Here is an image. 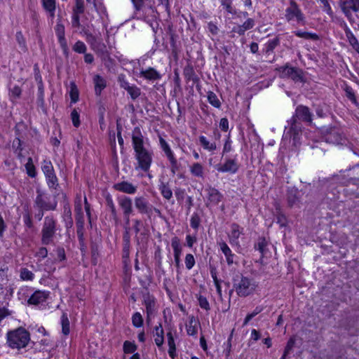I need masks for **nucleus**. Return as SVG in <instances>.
Here are the masks:
<instances>
[{
	"instance_id": "774afa93",
	"label": "nucleus",
	"mask_w": 359,
	"mask_h": 359,
	"mask_svg": "<svg viewBox=\"0 0 359 359\" xmlns=\"http://www.w3.org/2000/svg\"><path fill=\"white\" fill-rule=\"evenodd\" d=\"M294 345V340L293 339H290L287 343V345L285 348V351L283 355L281 357V359H285L286 356L289 354L290 351L292 349Z\"/></svg>"
},
{
	"instance_id": "6ab92c4d",
	"label": "nucleus",
	"mask_w": 359,
	"mask_h": 359,
	"mask_svg": "<svg viewBox=\"0 0 359 359\" xmlns=\"http://www.w3.org/2000/svg\"><path fill=\"white\" fill-rule=\"evenodd\" d=\"M49 292L37 290L34 292L28 299V304L38 305L43 303L49 297Z\"/></svg>"
},
{
	"instance_id": "09e8293b",
	"label": "nucleus",
	"mask_w": 359,
	"mask_h": 359,
	"mask_svg": "<svg viewBox=\"0 0 359 359\" xmlns=\"http://www.w3.org/2000/svg\"><path fill=\"white\" fill-rule=\"evenodd\" d=\"M105 199L107 206L110 210L113 217L116 218L117 217V212L111 196L110 195H107Z\"/></svg>"
},
{
	"instance_id": "a878e982",
	"label": "nucleus",
	"mask_w": 359,
	"mask_h": 359,
	"mask_svg": "<svg viewBox=\"0 0 359 359\" xmlns=\"http://www.w3.org/2000/svg\"><path fill=\"white\" fill-rule=\"evenodd\" d=\"M219 246L220 248V250L226 257L228 265H231L233 263L234 254L232 253L231 250L229 248L228 245L224 241L219 242Z\"/></svg>"
},
{
	"instance_id": "864d4df0",
	"label": "nucleus",
	"mask_w": 359,
	"mask_h": 359,
	"mask_svg": "<svg viewBox=\"0 0 359 359\" xmlns=\"http://www.w3.org/2000/svg\"><path fill=\"white\" fill-rule=\"evenodd\" d=\"M42 171L45 175L51 174V172H54V168L53 166L50 161L44 160L41 167Z\"/></svg>"
},
{
	"instance_id": "de8ad7c7",
	"label": "nucleus",
	"mask_w": 359,
	"mask_h": 359,
	"mask_svg": "<svg viewBox=\"0 0 359 359\" xmlns=\"http://www.w3.org/2000/svg\"><path fill=\"white\" fill-rule=\"evenodd\" d=\"M133 100L137 99L141 94V90L135 85H131L126 90Z\"/></svg>"
},
{
	"instance_id": "72a5a7b5",
	"label": "nucleus",
	"mask_w": 359,
	"mask_h": 359,
	"mask_svg": "<svg viewBox=\"0 0 359 359\" xmlns=\"http://www.w3.org/2000/svg\"><path fill=\"white\" fill-rule=\"evenodd\" d=\"M346 36L353 49L359 55V42L358 39L350 30L346 31Z\"/></svg>"
},
{
	"instance_id": "603ef678",
	"label": "nucleus",
	"mask_w": 359,
	"mask_h": 359,
	"mask_svg": "<svg viewBox=\"0 0 359 359\" xmlns=\"http://www.w3.org/2000/svg\"><path fill=\"white\" fill-rule=\"evenodd\" d=\"M16 40H17V42L20 46V48H21V50L24 52L27 51V46H26V42H25V38L22 34L21 32H18L16 33Z\"/></svg>"
},
{
	"instance_id": "6e6d98bb",
	"label": "nucleus",
	"mask_w": 359,
	"mask_h": 359,
	"mask_svg": "<svg viewBox=\"0 0 359 359\" xmlns=\"http://www.w3.org/2000/svg\"><path fill=\"white\" fill-rule=\"evenodd\" d=\"M346 96L350 100L353 104H358V102L354 93L353 88L350 86H346L345 89Z\"/></svg>"
},
{
	"instance_id": "bf43d9fd",
	"label": "nucleus",
	"mask_w": 359,
	"mask_h": 359,
	"mask_svg": "<svg viewBox=\"0 0 359 359\" xmlns=\"http://www.w3.org/2000/svg\"><path fill=\"white\" fill-rule=\"evenodd\" d=\"M195 321L194 318L191 317L189 320V325L187 326V332L190 336H194L197 334V328L193 325Z\"/></svg>"
},
{
	"instance_id": "ea45409f",
	"label": "nucleus",
	"mask_w": 359,
	"mask_h": 359,
	"mask_svg": "<svg viewBox=\"0 0 359 359\" xmlns=\"http://www.w3.org/2000/svg\"><path fill=\"white\" fill-rule=\"evenodd\" d=\"M280 44V39L278 36H276V38L269 40L268 42L266 43V49L265 52L266 53L269 54L270 53H272L273 50Z\"/></svg>"
},
{
	"instance_id": "680f3d73",
	"label": "nucleus",
	"mask_w": 359,
	"mask_h": 359,
	"mask_svg": "<svg viewBox=\"0 0 359 359\" xmlns=\"http://www.w3.org/2000/svg\"><path fill=\"white\" fill-rule=\"evenodd\" d=\"M198 302L201 309H205V311H209L210 309V304L205 297L199 295L198 297Z\"/></svg>"
},
{
	"instance_id": "4be33fe9",
	"label": "nucleus",
	"mask_w": 359,
	"mask_h": 359,
	"mask_svg": "<svg viewBox=\"0 0 359 359\" xmlns=\"http://www.w3.org/2000/svg\"><path fill=\"white\" fill-rule=\"evenodd\" d=\"M206 191L208 201L212 205H217L223 199V195L214 187H210Z\"/></svg>"
},
{
	"instance_id": "9d476101",
	"label": "nucleus",
	"mask_w": 359,
	"mask_h": 359,
	"mask_svg": "<svg viewBox=\"0 0 359 359\" xmlns=\"http://www.w3.org/2000/svg\"><path fill=\"white\" fill-rule=\"evenodd\" d=\"M135 206L139 213L145 215L151 219V204L144 196H137L134 198Z\"/></svg>"
},
{
	"instance_id": "052dcab7",
	"label": "nucleus",
	"mask_w": 359,
	"mask_h": 359,
	"mask_svg": "<svg viewBox=\"0 0 359 359\" xmlns=\"http://www.w3.org/2000/svg\"><path fill=\"white\" fill-rule=\"evenodd\" d=\"M201 223V218L199 215L197 213H194L191 215V219H190V225L191 226L197 230L200 226Z\"/></svg>"
},
{
	"instance_id": "1a4fd4ad",
	"label": "nucleus",
	"mask_w": 359,
	"mask_h": 359,
	"mask_svg": "<svg viewBox=\"0 0 359 359\" xmlns=\"http://www.w3.org/2000/svg\"><path fill=\"white\" fill-rule=\"evenodd\" d=\"M323 139L327 143L339 144H343L345 139L340 132L339 129L337 128H328L323 132Z\"/></svg>"
},
{
	"instance_id": "20e7f679",
	"label": "nucleus",
	"mask_w": 359,
	"mask_h": 359,
	"mask_svg": "<svg viewBox=\"0 0 359 359\" xmlns=\"http://www.w3.org/2000/svg\"><path fill=\"white\" fill-rule=\"evenodd\" d=\"M57 231V223L53 215H47L44 217L41 229V243L49 245L53 242Z\"/></svg>"
},
{
	"instance_id": "f8f14e48",
	"label": "nucleus",
	"mask_w": 359,
	"mask_h": 359,
	"mask_svg": "<svg viewBox=\"0 0 359 359\" xmlns=\"http://www.w3.org/2000/svg\"><path fill=\"white\" fill-rule=\"evenodd\" d=\"M84 12V3L83 0H76V4L73 8L72 16V25L73 27L79 28L84 26L80 22V15Z\"/></svg>"
},
{
	"instance_id": "423d86ee",
	"label": "nucleus",
	"mask_w": 359,
	"mask_h": 359,
	"mask_svg": "<svg viewBox=\"0 0 359 359\" xmlns=\"http://www.w3.org/2000/svg\"><path fill=\"white\" fill-rule=\"evenodd\" d=\"M278 71L283 78L291 79L294 82H305L303 71L297 67H290L288 65L280 67Z\"/></svg>"
},
{
	"instance_id": "a18cd8bd",
	"label": "nucleus",
	"mask_w": 359,
	"mask_h": 359,
	"mask_svg": "<svg viewBox=\"0 0 359 359\" xmlns=\"http://www.w3.org/2000/svg\"><path fill=\"white\" fill-rule=\"evenodd\" d=\"M25 168L27 173L29 177H34L36 175L35 166L31 157L28 158L27 162L25 164Z\"/></svg>"
},
{
	"instance_id": "cd10ccee",
	"label": "nucleus",
	"mask_w": 359,
	"mask_h": 359,
	"mask_svg": "<svg viewBox=\"0 0 359 359\" xmlns=\"http://www.w3.org/2000/svg\"><path fill=\"white\" fill-rule=\"evenodd\" d=\"M154 341L158 347L163 346L164 342V331L161 323L154 327Z\"/></svg>"
},
{
	"instance_id": "39448f33",
	"label": "nucleus",
	"mask_w": 359,
	"mask_h": 359,
	"mask_svg": "<svg viewBox=\"0 0 359 359\" xmlns=\"http://www.w3.org/2000/svg\"><path fill=\"white\" fill-rule=\"evenodd\" d=\"M56 198V195L55 196ZM57 202L55 198L50 200L48 194L41 189H36V196L34 201V206L37 209L46 210L48 211L55 210Z\"/></svg>"
},
{
	"instance_id": "a19ab883",
	"label": "nucleus",
	"mask_w": 359,
	"mask_h": 359,
	"mask_svg": "<svg viewBox=\"0 0 359 359\" xmlns=\"http://www.w3.org/2000/svg\"><path fill=\"white\" fill-rule=\"evenodd\" d=\"M61 325H62V332L65 335H68L69 334V320L67 317V314L66 313H63L61 316Z\"/></svg>"
},
{
	"instance_id": "412c9836",
	"label": "nucleus",
	"mask_w": 359,
	"mask_h": 359,
	"mask_svg": "<svg viewBox=\"0 0 359 359\" xmlns=\"http://www.w3.org/2000/svg\"><path fill=\"white\" fill-rule=\"evenodd\" d=\"M287 201L290 208L299 204L300 201V192L297 189L292 187L287 189Z\"/></svg>"
},
{
	"instance_id": "79ce46f5",
	"label": "nucleus",
	"mask_w": 359,
	"mask_h": 359,
	"mask_svg": "<svg viewBox=\"0 0 359 359\" xmlns=\"http://www.w3.org/2000/svg\"><path fill=\"white\" fill-rule=\"evenodd\" d=\"M267 246V242L264 237H259L257 242L255 244V248L260 252L262 257L264 256L266 252V248Z\"/></svg>"
},
{
	"instance_id": "e2e57ef3",
	"label": "nucleus",
	"mask_w": 359,
	"mask_h": 359,
	"mask_svg": "<svg viewBox=\"0 0 359 359\" xmlns=\"http://www.w3.org/2000/svg\"><path fill=\"white\" fill-rule=\"evenodd\" d=\"M124 246L123 249V257L128 258L129 257V248H130V237L127 236H124Z\"/></svg>"
},
{
	"instance_id": "4468645a",
	"label": "nucleus",
	"mask_w": 359,
	"mask_h": 359,
	"mask_svg": "<svg viewBox=\"0 0 359 359\" xmlns=\"http://www.w3.org/2000/svg\"><path fill=\"white\" fill-rule=\"evenodd\" d=\"M113 189L124 194L133 195L137 192V187L128 181H122L114 184Z\"/></svg>"
},
{
	"instance_id": "6e6552de",
	"label": "nucleus",
	"mask_w": 359,
	"mask_h": 359,
	"mask_svg": "<svg viewBox=\"0 0 359 359\" xmlns=\"http://www.w3.org/2000/svg\"><path fill=\"white\" fill-rule=\"evenodd\" d=\"M86 41L90 44V48L98 55H104L107 53L106 46L98 40L95 36L86 29L85 26L81 27Z\"/></svg>"
},
{
	"instance_id": "f3484780",
	"label": "nucleus",
	"mask_w": 359,
	"mask_h": 359,
	"mask_svg": "<svg viewBox=\"0 0 359 359\" xmlns=\"http://www.w3.org/2000/svg\"><path fill=\"white\" fill-rule=\"evenodd\" d=\"M340 5L346 15H348L351 11H359V0H340Z\"/></svg>"
},
{
	"instance_id": "c9c22d12",
	"label": "nucleus",
	"mask_w": 359,
	"mask_h": 359,
	"mask_svg": "<svg viewBox=\"0 0 359 359\" xmlns=\"http://www.w3.org/2000/svg\"><path fill=\"white\" fill-rule=\"evenodd\" d=\"M37 103L41 107H43L44 105V87L40 76L38 81Z\"/></svg>"
},
{
	"instance_id": "7c9ffc66",
	"label": "nucleus",
	"mask_w": 359,
	"mask_h": 359,
	"mask_svg": "<svg viewBox=\"0 0 359 359\" xmlns=\"http://www.w3.org/2000/svg\"><path fill=\"white\" fill-rule=\"evenodd\" d=\"M46 180L48 187L50 189L56 190L59 187L58 179L55 173V171L51 172V174L45 175Z\"/></svg>"
},
{
	"instance_id": "ddd939ff",
	"label": "nucleus",
	"mask_w": 359,
	"mask_h": 359,
	"mask_svg": "<svg viewBox=\"0 0 359 359\" xmlns=\"http://www.w3.org/2000/svg\"><path fill=\"white\" fill-rule=\"evenodd\" d=\"M290 122V127L287 132H285V137L289 136L290 138H292L294 144H296L300 137L301 134V125L297 122L296 118L292 116Z\"/></svg>"
},
{
	"instance_id": "7ed1b4c3",
	"label": "nucleus",
	"mask_w": 359,
	"mask_h": 359,
	"mask_svg": "<svg viewBox=\"0 0 359 359\" xmlns=\"http://www.w3.org/2000/svg\"><path fill=\"white\" fill-rule=\"evenodd\" d=\"M7 344L12 349L20 350L25 348L30 341V334L23 327L8 332Z\"/></svg>"
},
{
	"instance_id": "c03bdc74",
	"label": "nucleus",
	"mask_w": 359,
	"mask_h": 359,
	"mask_svg": "<svg viewBox=\"0 0 359 359\" xmlns=\"http://www.w3.org/2000/svg\"><path fill=\"white\" fill-rule=\"evenodd\" d=\"M208 100L209 103L216 108H219L221 107V102L218 99L217 95L212 91L208 92Z\"/></svg>"
},
{
	"instance_id": "4d7b16f0",
	"label": "nucleus",
	"mask_w": 359,
	"mask_h": 359,
	"mask_svg": "<svg viewBox=\"0 0 359 359\" xmlns=\"http://www.w3.org/2000/svg\"><path fill=\"white\" fill-rule=\"evenodd\" d=\"M123 351L125 353H134L136 349L137 346L134 343H132L129 341H126L123 343Z\"/></svg>"
},
{
	"instance_id": "9b49d317",
	"label": "nucleus",
	"mask_w": 359,
	"mask_h": 359,
	"mask_svg": "<svg viewBox=\"0 0 359 359\" xmlns=\"http://www.w3.org/2000/svg\"><path fill=\"white\" fill-rule=\"evenodd\" d=\"M215 169L219 172H229L235 174L239 169V165L236 159L226 158L223 164L219 163L215 165Z\"/></svg>"
},
{
	"instance_id": "b1692460",
	"label": "nucleus",
	"mask_w": 359,
	"mask_h": 359,
	"mask_svg": "<svg viewBox=\"0 0 359 359\" xmlns=\"http://www.w3.org/2000/svg\"><path fill=\"white\" fill-rule=\"evenodd\" d=\"M93 83L95 86V93L96 95L100 96L102 90L107 86L106 80L99 74L93 77Z\"/></svg>"
},
{
	"instance_id": "2f4dec72",
	"label": "nucleus",
	"mask_w": 359,
	"mask_h": 359,
	"mask_svg": "<svg viewBox=\"0 0 359 359\" xmlns=\"http://www.w3.org/2000/svg\"><path fill=\"white\" fill-rule=\"evenodd\" d=\"M159 144L161 146V149L164 152L165 156L167 157L168 160L172 159L175 158V155L171 150L169 144L168 142L161 137H159Z\"/></svg>"
},
{
	"instance_id": "f704fd0d",
	"label": "nucleus",
	"mask_w": 359,
	"mask_h": 359,
	"mask_svg": "<svg viewBox=\"0 0 359 359\" xmlns=\"http://www.w3.org/2000/svg\"><path fill=\"white\" fill-rule=\"evenodd\" d=\"M294 34L299 37L307 40L317 41L319 39V36L316 33H311L308 32H302L300 30L294 32Z\"/></svg>"
},
{
	"instance_id": "c756f323",
	"label": "nucleus",
	"mask_w": 359,
	"mask_h": 359,
	"mask_svg": "<svg viewBox=\"0 0 359 359\" xmlns=\"http://www.w3.org/2000/svg\"><path fill=\"white\" fill-rule=\"evenodd\" d=\"M191 174L198 178L204 177V168L200 163H193L189 168Z\"/></svg>"
},
{
	"instance_id": "473e14b6",
	"label": "nucleus",
	"mask_w": 359,
	"mask_h": 359,
	"mask_svg": "<svg viewBox=\"0 0 359 359\" xmlns=\"http://www.w3.org/2000/svg\"><path fill=\"white\" fill-rule=\"evenodd\" d=\"M144 305L147 316H149L153 314L155 310V300L153 297L149 295L144 297Z\"/></svg>"
},
{
	"instance_id": "aec40b11",
	"label": "nucleus",
	"mask_w": 359,
	"mask_h": 359,
	"mask_svg": "<svg viewBox=\"0 0 359 359\" xmlns=\"http://www.w3.org/2000/svg\"><path fill=\"white\" fill-rule=\"evenodd\" d=\"M117 200L119 207L123 210V215L132 214L133 212V201L130 197L121 196Z\"/></svg>"
},
{
	"instance_id": "f257e3e1",
	"label": "nucleus",
	"mask_w": 359,
	"mask_h": 359,
	"mask_svg": "<svg viewBox=\"0 0 359 359\" xmlns=\"http://www.w3.org/2000/svg\"><path fill=\"white\" fill-rule=\"evenodd\" d=\"M131 139L136 161L135 169L147 173L150 170L153 162L154 151L139 127H135L133 130Z\"/></svg>"
},
{
	"instance_id": "a211bd4d",
	"label": "nucleus",
	"mask_w": 359,
	"mask_h": 359,
	"mask_svg": "<svg viewBox=\"0 0 359 359\" xmlns=\"http://www.w3.org/2000/svg\"><path fill=\"white\" fill-rule=\"evenodd\" d=\"M296 119L298 118L303 121L311 123L312 121V114L309 107L304 105H299L295 110Z\"/></svg>"
},
{
	"instance_id": "e433bc0d",
	"label": "nucleus",
	"mask_w": 359,
	"mask_h": 359,
	"mask_svg": "<svg viewBox=\"0 0 359 359\" xmlns=\"http://www.w3.org/2000/svg\"><path fill=\"white\" fill-rule=\"evenodd\" d=\"M199 142L201 145L203 147L204 149H206L210 151H215L217 149V146L215 142H210L208 140V139L205 136L199 137Z\"/></svg>"
},
{
	"instance_id": "69168bd1",
	"label": "nucleus",
	"mask_w": 359,
	"mask_h": 359,
	"mask_svg": "<svg viewBox=\"0 0 359 359\" xmlns=\"http://www.w3.org/2000/svg\"><path fill=\"white\" fill-rule=\"evenodd\" d=\"M196 261L194 257L191 254H187L185 257L186 268L189 270L191 269L195 265Z\"/></svg>"
},
{
	"instance_id": "3c124183",
	"label": "nucleus",
	"mask_w": 359,
	"mask_h": 359,
	"mask_svg": "<svg viewBox=\"0 0 359 359\" xmlns=\"http://www.w3.org/2000/svg\"><path fill=\"white\" fill-rule=\"evenodd\" d=\"M34 274L26 268H22L20 270V278L23 280H32L34 279Z\"/></svg>"
},
{
	"instance_id": "5fc2aeb1",
	"label": "nucleus",
	"mask_w": 359,
	"mask_h": 359,
	"mask_svg": "<svg viewBox=\"0 0 359 359\" xmlns=\"http://www.w3.org/2000/svg\"><path fill=\"white\" fill-rule=\"evenodd\" d=\"M72 49L76 53H85L86 52L87 47L83 41H78L75 43Z\"/></svg>"
},
{
	"instance_id": "4c0bfd02",
	"label": "nucleus",
	"mask_w": 359,
	"mask_h": 359,
	"mask_svg": "<svg viewBox=\"0 0 359 359\" xmlns=\"http://www.w3.org/2000/svg\"><path fill=\"white\" fill-rule=\"evenodd\" d=\"M159 190L161 195L167 200H170L172 197V191L170 188L168 183L161 182L159 185Z\"/></svg>"
},
{
	"instance_id": "393cba45",
	"label": "nucleus",
	"mask_w": 359,
	"mask_h": 359,
	"mask_svg": "<svg viewBox=\"0 0 359 359\" xmlns=\"http://www.w3.org/2000/svg\"><path fill=\"white\" fill-rule=\"evenodd\" d=\"M41 3L43 9L48 13L49 17L53 19L56 9L55 0H41Z\"/></svg>"
},
{
	"instance_id": "0e129e2a",
	"label": "nucleus",
	"mask_w": 359,
	"mask_h": 359,
	"mask_svg": "<svg viewBox=\"0 0 359 359\" xmlns=\"http://www.w3.org/2000/svg\"><path fill=\"white\" fill-rule=\"evenodd\" d=\"M168 161L170 164V172L174 175L177 171L180 170V164L177 162V160L175 157Z\"/></svg>"
},
{
	"instance_id": "5701e85b",
	"label": "nucleus",
	"mask_w": 359,
	"mask_h": 359,
	"mask_svg": "<svg viewBox=\"0 0 359 359\" xmlns=\"http://www.w3.org/2000/svg\"><path fill=\"white\" fill-rule=\"evenodd\" d=\"M66 229H70L73 226L74 222L72 216V210L69 203H66L63 206V212L62 215Z\"/></svg>"
},
{
	"instance_id": "0eeeda50",
	"label": "nucleus",
	"mask_w": 359,
	"mask_h": 359,
	"mask_svg": "<svg viewBox=\"0 0 359 359\" xmlns=\"http://www.w3.org/2000/svg\"><path fill=\"white\" fill-rule=\"evenodd\" d=\"M285 17L288 22L296 21L298 23L304 22V14L294 0L290 1L289 6L285 9Z\"/></svg>"
},
{
	"instance_id": "c85d7f7f",
	"label": "nucleus",
	"mask_w": 359,
	"mask_h": 359,
	"mask_svg": "<svg viewBox=\"0 0 359 359\" xmlns=\"http://www.w3.org/2000/svg\"><path fill=\"white\" fill-rule=\"evenodd\" d=\"M86 1L90 4H93L101 18L107 15V11L103 5L102 0H86Z\"/></svg>"
},
{
	"instance_id": "f03ea898",
	"label": "nucleus",
	"mask_w": 359,
	"mask_h": 359,
	"mask_svg": "<svg viewBox=\"0 0 359 359\" xmlns=\"http://www.w3.org/2000/svg\"><path fill=\"white\" fill-rule=\"evenodd\" d=\"M233 289L241 298L254 295L259 289V283L250 276L236 273L232 278Z\"/></svg>"
},
{
	"instance_id": "2eb2a0df",
	"label": "nucleus",
	"mask_w": 359,
	"mask_h": 359,
	"mask_svg": "<svg viewBox=\"0 0 359 359\" xmlns=\"http://www.w3.org/2000/svg\"><path fill=\"white\" fill-rule=\"evenodd\" d=\"M243 233V229L238 224L233 223L231 225V232L228 235L229 243L231 245H239L238 238Z\"/></svg>"
},
{
	"instance_id": "13d9d810",
	"label": "nucleus",
	"mask_w": 359,
	"mask_h": 359,
	"mask_svg": "<svg viewBox=\"0 0 359 359\" xmlns=\"http://www.w3.org/2000/svg\"><path fill=\"white\" fill-rule=\"evenodd\" d=\"M117 81L119 83V86L121 88H123L124 90H126L131 85L128 82L126 75L123 74H120L118 76Z\"/></svg>"
},
{
	"instance_id": "338daca9",
	"label": "nucleus",
	"mask_w": 359,
	"mask_h": 359,
	"mask_svg": "<svg viewBox=\"0 0 359 359\" xmlns=\"http://www.w3.org/2000/svg\"><path fill=\"white\" fill-rule=\"evenodd\" d=\"M23 222L27 228L32 229L34 227L32 217L28 211L23 214Z\"/></svg>"
},
{
	"instance_id": "8fccbe9b",
	"label": "nucleus",
	"mask_w": 359,
	"mask_h": 359,
	"mask_svg": "<svg viewBox=\"0 0 359 359\" xmlns=\"http://www.w3.org/2000/svg\"><path fill=\"white\" fill-rule=\"evenodd\" d=\"M132 323L135 327H140L143 325V318L140 313L135 312L132 316Z\"/></svg>"
},
{
	"instance_id": "dca6fc26",
	"label": "nucleus",
	"mask_w": 359,
	"mask_h": 359,
	"mask_svg": "<svg viewBox=\"0 0 359 359\" xmlns=\"http://www.w3.org/2000/svg\"><path fill=\"white\" fill-rule=\"evenodd\" d=\"M139 76L151 81L160 80L162 77L161 74L153 67L142 69L139 73Z\"/></svg>"
},
{
	"instance_id": "49530a36",
	"label": "nucleus",
	"mask_w": 359,
	"mask_h": 359,
	"mask_svg": "<svg viewBox=\"0 0 359 359\" xmlns=\"http://www.w3.org/2000/svg\"><path fill=\"white\" fill-rule=\"evenodd\" d=\"M71 101L73 103H76L79 100V90L74 82L70 84V92H69Z\"/></svg>"
},
{
	"instance_id": "58836bf2",
	"label": "nucleus",
	"mask_w": 359,
	"mask_h": 359,
	"mask_svg": "<svg viewBox=\"0 0 359 359\" xmlns=\"http://www.w3.org/2000/svg\"><path fill=\"white\" fill-rule=\"evenodd\" d=\"M144 15L143 16L144 20L147 22H152L156 18V11L152 6L144 8Z\"/></svg>"
},
{
	"instance_id": "bb28decb",
	"label": "nucleus",
	"mask_w": 359,
	"mask_h": 359,
	"mask_svg": "<svg viewBox=\"0 0 359 359\" xmlns=\"http://www.w3.org/2000/svg\"><path fill=\"white\" fill-rule=\"evenodd\" d=\"M183 74L187 81H192L194 83H199V78L196 74L192 66L187 65L184 68Z\"/></svg>"
},
{
	"instance_id": "37998d69",
	"label": "nucleus",
	"mask_w": 359,
	"mask_h": 359,
	"mask_svg": "<svg viewBox=\"0 0 359 359\" xmlns=\"http://www.w3.org/2000/svg\"><path fill=\"white\" fill-rule=\"evenodd\" d=\"M12 147L14 149L15 153L17 154V156L19 158L23 157L22 154L23 148L22 147V141L20 140V138H15V140L13 142Z\"/></svg>"
}]
</instances>
